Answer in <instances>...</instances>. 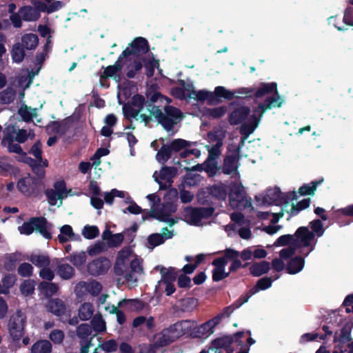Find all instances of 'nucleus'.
Masks as SVG:
<instances>
[{
  "label": "nucleus",
  "mask_w": 353,
  "mask_h": 353,
  "mask_svg": "<svg viewBox=\"0 0 353 353\" xmlns=\"http://www.w3.org/2000/svg\"><path fill=\"white\" fill-rule=\"evenodd\" d=\"M51 343L46 340H41L35 343L31 349V353H50Z\"/></svg>",
  "instance_id": "nucleus-38"
},
{
  "label": "nucleus",
  "mask_w": 353,
  "mask_h": 353,
  "mask_svg": "<svg viewBox=\"0 0 353 353\" xmlns=\"http://www.w3.org/2000/svg\"><path fill=\"white\" fill-rule=\"evenodd\" d=\"M74 273L73 268L68 264H62L59 267L58 274L63 279H71Z\"/></svg>",
  "instance_id": "nucleus-51"
},
{
  "label": "nucleus",
  "mask_w": 353,
  "mask_h": 353,
  "mask_svg": "<svg viewBox=\"0 0 353 353\" xmlns=\"http://www.w3.org/2000/svg\"><path fill=\"white\" fill-rule=\"evenodd\" d=\"M93 312V305L89 303H84L79 309V316L82 321H86L92 317Z\"/></svg>",
  "instance_id": "nucleus-43"
},
{
  "label": "nucleus",
  "mask_w": 353,
  "mask_h": 353,
  "mask_svg": "<svg viewBox=\"0 0 353 353\" xmlns=\"http://www.w3.org/2000/svg\"><path fill=\"white\" fill-rule=\"evenodd\" d=\"M275 246H285L294 248V236L291 234H285L279 237L274 242Z\"/></svg>",
  "instance_id": "nucleus-48"
},
{
  "label": "nucleus",
  "mask_w": 353,
  "mask_h": 353,
  "mask_svg": "<svg viewBox=\"0 0 353 353\" xmlns=\"http://www.w3.org/2000/svg\"><path fill=\"white\" fill-rule=\"evenodd\" d=\"M294 201L289 200L286 202V205L281 208V210L278 212H272L276 214L277 217L275 221L283 217L284 212L290 214L291 216L296 214L299 211L307 208L310 205V199H305L298 203L296 205L293 203Z\"/></svg>",
  "instance_id": "nucleus-22"
},
{
  "label": "nucleus",
  "mask_w": 353,
  "mask_h": 353,
  "mask_svg": "<svg viewBox=\"0 0 353 353\" xmlns=\"http://www.w3.org/2000/svg\"><path fill=\"white\" fill-rule=\"evenodd\" d=\"M171 155V150L168 145H163L161 150L157 152L156 159L159 163H165Z\"/></svg>",
  "instance_id": "nucleus-54"
},
{
  "label": "nucleus",
  "mask_w": 353,
  "mask_h": 353,
  "mask_svg": "<svg viewBox=\"0 0 353 353\" xmlns=\"http://www.w3.org/2000/svg\"><path fill=\"white\" fill-rule=\"evenodd\" d=\"M229 203L233 209H245L252 208L251 199L245 194L241 184H234L229 194Z\"/></svg>",
  "instance_id": "nucleus-10"
},
{
  "label": "nucleus",
  "mask_w": 353,
  "mask_h": 353,
  "mask_svg": "<svg viewBox=\"0 0 353 353\" xmlns=\"http://www.w3.org/2000/svg\"><path fill=\"white\" fill-rule=\"evenodd\" d=\"M272 212H276L274 210L257 212V216L262 219H267L269 218L270 215L272 216V219H271L272 225L266 226L263 229V230L269 234H274L278 232L282 228V226L280 225H274V223H276L278 221V220L275 221V219L277 217V215L274 214Z\"/></svg>",
  "instance_id": "nucleus-27"
},
{
  "label": "nucleus",
  "mask_w": 353,
  "mask_h": 353,
  "mask_svg": "<svg viewBox=\"0 0 353 353\" xmlns=\"http://www.w3.org/2000/svg\"><path fill=\"white\" fill-rule=\"evenodd\" d=\"M243 333H237L235 336L236 340L234 342H231V340L228 337L221 338L214 340L209 349L208 352H201L200 353H232L233 350L230 346H234L236 344L239 345V339L243 336Z\"/></svg>",
  "instance_id": "nucleus-17"
},
{
  "label": "nucleus",
  "mask_w": 353,
  "mask_h": 353,
  "mask_svg": "<svg viewBox=\"0 0 353 353\" xmlns=\"http://www.w3.org/2000/svg\"><path fill=\"white\" fill-rule=\"evenodd\" d=\"M123 58L124 57L121 54L117 61L113 65L107 67L104 70V75L108 77H113L114 79H119V76H117V74L121 70L120 62Z\"/></svg>",
  "instance_id": "nucleus-41"
},
{
  "label": "nucleus",
  "mask_w": 353,
  "mask_h": 353,
  "mask_svg": "<svg viewBox=\"0 0 353 353\" xmlns=\"http://www.w3.org/2000/svg\"><path fill=\"white\" fill-rule=\"evenodd\" d=\"M92 329L91 327L86 323L80 325L77 330V336L83 339L88 340L87 338L91 334Z\"/></svg>",
  "instance_id": "nucleus-57"
},
{
  "label": "nucleus",
  "mask_w": 353,
  "mask_h": 353,
  "mask_svg": "<svg viewBox=\"0 0 353 353\" xmlns=\"http://www.w3.org/2000/svg\"><path fill=\"white\" fill-rule=\"evenodd\" d=\"M177 174V170L174 168L164 167L159 172H154L153 178L161 189H165L171 186L172 179Z\"/></svg>",
  "instance_id": "nucleus-20"
},
{
  "label": "nucleus",
  "mask_w": 353,
  "mask_h": 353,
  "mask_svg": "<svg viewBox=\"0 0 353 353\" xmlns=\"http://www.w3.org/2000/svg\"><path fill=\"white\" fill-rule=\"evenodd\" d=\"M14 136L5 132V135L2 139L1 143L6 147L9 152H14L19 154L17 157V161L28 163L30 159L23 152L21 147L14 142Z\"/></svg>",
  "instance_id": "nucleus-21"
},
{
  "label": "nucleus",
  "mask_w": 353,
  "mask_h": 353,
  "mask_svg": "<svg viewBox=\"0 0 353 353\" xmlns=\"http://www.w3.org/2000/svg\"><path fill=\"white\" fill-rule=\"evenodd\" d=\"M294 236V248L288 247L282 249L279 252V256L282 259H286L292 256L296 250H299V252L305 256L314 250L317 240L314 238V232H310L308 227L299 228Z\"/></svg>",
  "instance_id": "nucleus-3"
},
{
  "label": "nucleus",
  "mask_w": 353,
  "mask_h": 353,
  "mask_svg": "<svg viewBox=\"0 0 353 353\" xmlns=\"http://www.w3.org/2000/svg\"><path fill=\"white\" fill-rule=\"evenodd\" d=\"M30 260L34 265L41 268L50 264L49 258L46 255L32 254Z\"/></svg>",
  "instance_id": "nucleus-49"
},
{
  "label": "nucleus",
  "mask_w": 353,
  "mask_h": 353,
  "mask_svg": "<svg viewBox=\"0 0 353 353\" xmlns=\"http://www.w3.org/2000/svg\"><path fill=\"white\" fill-rule=\"evenodd\" d=\"M70 261L75 266L81 267L85 263L86 254L84 252L74 253L70 256Z\"/></svg>",
  "instance_id": "nucleus-55"
},
{
  "label": "nucleus",
  "mask_w": 353,
  "mask_h": 353,
  "mask_svg": "<svg viewBox=\"0 0 353 353\" xmlns=\"http://www.w3.org/2000/svg\"><path fill=\"white\" fill-rule=\"evenodd\" d=\"M19 174V170L14 166L11 161L6 158L0 159V175L8 176L14 175L16 176Z\"/></svg>",
  "instance_id": "nucleus-33"
},
{
  "label": "nucleus",
  "mask_w": 353,
  "mask_h": 353,
  "mask_svg": "<svg viewBox=\"0 0 353 353\" xmlns=\"http://www.w3.org/2000/svg\"><path fill=\"white\" fill-rule=\"evenodd\" d=\"M233 311L234 308L232 306L225 307L213 319L196 327L192 334L194 337L208 338L214 332V327L221 323L222 319L229 317Z\"/></svg>",
  "instance_id": "nucleus-7"
},
{
  "label": "nucleus",
  "mask_w": 353,
  "mask_h": 353,
  "mask_svg": "<svg viewBox=\"0 0 353 353\" xmlns=\"http://www.w3.org/2000/svg\"><path fill=\"white\" fill-rule=\"evenodd\" d=\"M137 254L129 247L123 248L117 254L114 263V271L117 275H121L128 270V265L132 261V258Z\"/></svg>",
  "instance_id": "nucleus-15"
},
{
  "label": "nucleus",
  "mask_w": 353,
  "mask_h": 353,
  "mask_svg": "<svg viewBox=\"0 0 353 353\" xmlns=\"http://www.w3.org/2000/svg\"><path fill=\"white\" fill-rule=\"evenodd\" d=\"M25 56V52L20 43H16L13 46L12 50V58L16 63H20L23 61Z\"/></svg>",
  "instance_id": "nucleus-52"
},
{
  "label": "nucleus",
  "mask_w": 353,
  "mask_h": 353,
  "mask_svg": "<svg viewBox=\"0 0 353 353\" xmlns=\"http://www.w3.org/2000/svg\"><path fill=\"white\" fill-rule=\"evenodd\" d=\"M19 12L23 20L28 21H35L40 17L39 11L30 6L21 8Z\"/></svg>",
  "instance_id": "nucleus-36"
},
{
  "label": "nucleus",
  "mask_w": 353,
  "mask_h": 353,
  "mask_svg": "<svg viewBox=\"0 0 353 353\" xmlns=\"http://www.w3.org/2000/svg\"><path fill=\"white\" fill-rule=\"evenodd\" d=\"M37 186V180L27 176L19 181L17 188L19 190L26 196L31 195Z\"/></svg>",
  "instance_id": "nucleus-26"
},
{
  "label": "nucleus",
  "mask_w": 353,
  "mask_h": 353,
  "mask_svg": "<svg viewBox=\"0 0 353 353\" xmlns=\"http://www.w3.org/2000/svg\"><path fill=\"white\" fill-rule=\"evenodd\" d=\"M21 293L25 296L32 294L34 290V282L32 280L25 281L20 287Z\"/></svg>",
  "instance_id": "nucleus-59"
},
{
  "label": "nucleus",
  "mask_w": 353,
  "mask_h": 353,
  "mask_svg": "<svg viewBox=\"0 0 353 353\" xmlns=\"http://www.w3.org/2000/svg\"><path fill=\"white\" fill-rule=\"evenodd\" d=\"M350 333L346 330H343L341 331L339 343L334 347L332 353H345L346 352H347L346 349L344 350L343 344L345 343V342L350 341Z\"/></svg>",
  "instance_id": "nucleus-44"
},
{
  "label": "nucleus",
  "mask_w": 353,
  "mask_h": 353,
  "mask_svg": "<svg viewBox=\"0 0 353 353\" xmlns=\"http://www.w3.org/2000/svg\"><path fill=\"white\" fill-rule=\"evenodd\" d=\"M88 293L92 296L98 295L101 290V285L96 281H87Z\"/></svg>",
  "instance_id": "nucleus-62"
},
{
  "label": "nucleus",
  "mask_w": 353,
  "mask_h": 353,
  "mask_svg": "<svg viewBox=\"0 0 353 353\" xmlns=\"http://www.w3.org/2000/svg\"><path fill=\"white\" fill-rule=\"evenodd\" d=\"M15 91L10 88L0 92V103L8 104L14 101L15 98Z\"/></svg>",
  "instance_id": "nucleus-50"
},
{
  "label": "nucleus",
  "mask_w": 353,
  "mask_h": 353,
  "mask_svg": "<svg viewBox=\"0 0 353 353\" xmlns=\"http://www.w3.org/2000/svg\"><path fill=\"white\" fill-rule=\"evenodd\" d=\"M106 250V246L103 242H97L88 249V252L90 256L97 255Z\"/></svg>",
  "instance_id": "nucleus-61"
},
{
  "label": "nucleus",
  "mask_w": 353,
  "mask_h": 353,
  "mask_svg": "<svg viewBox=\"0 0 353 353\" xmlns=\"http://www.w3.org/2000/svg\"><path fill=\"white\" fill-rule=\"evenodd\" d=\"M189 97L201 101H207L210 104L214 103V93L206 90H196L192 89L189 93Z\"/></svg>",
  "instance_id": "nucleus-31"
},
{
  "label": "nucleus",
  "mask_w": 353,
  "mask_h": 353,
  "mask_svg": "<svg viewBox=\"0 0 353 353\" xmlns=\"http://www.w3.org/2000/svg\"><path fill=\"white\" fill-rule=\"evenodd\" d=\"M226 264L227 261L225 259H216L213 261V265L215 266L213 270L214 281H219L228 276L229 273L225 270Z\"/></svg>",
  "instance_id": "nucleus-28"
},
{
  "label": "nucleus",
  "mask_w": 353,
  "mask_h": 353,
  "mask_svg": "<svg viewBox=\"0 0 353 353\" xmlns=\"http://www.w3.org/2000/svg\"><path fill=\"white\" fill-rule=\"evenodd\" d=\"M50 227L46 219L43 217H34L28 221L24 222L18 230L21 234L30 235L34 230L39 232L44 238L50 239Z\"/></svg>",
  "instance_id": "nucleus-8"
},
{
  "label": "nucleus",
  "mask_w": 353,
  "mask_h": 353,
  "mask_svg": "<svg viewBox=\"0 0 353 353\" xmlns=\"http://www.w3.org/2000/svg\"><path fill=\"white\" fill-rule=\"evenodd\" d=\"M226 136V130L223 128H215L212 131L208 133L209 145L205 148L209 152L208 160L214 161L219 157L221 154V148Z\"/></svg>",
  "instance_id": "nucleus-5"
},
{
  "label": "nucleus",
  "mask_w": 353,
  "mask_h": 353,
  "mask_svg": "<svg viewBox=\"0 0 353 353\" xmlns=\"http://www.w3.org/2000/svg\"><path fill=\"white\" fill-rule=\"evenodd\" d=\"M305 260L301 256H294L290 259L286 265V270L290 274L300 272L304 268Z\"/></svg>",
  "instance_id": "nucleus-30"
},
{
  "label": "nucleus",
  "mask_w": 353,
  "mask_h": 353,
  "mask_svg": "<svg viewBox=\"0 0 353 353\" xmlns=\"http://www.w3.org/2000/svg\"><path fill=\"white\" fill-rule=\"evenodd\" d=\"M145 99L143 96L135 95L132 97L130 104H125L123 107L124 115L128 118H134L136 120H140L141 122L147 123L153 117L157 119L163 127L167 130L170 131L174 124L180 121L182 114L176 108L172 106H166L165 108V114L157 106H152L148 110L150 115L143 113L144 110Z\"/></svg>",
  "instance_id": "nucleus-2"
},
{
  "label": "nucleus",
  "mask_w": 353,
  "mask_h": 353,
  "mask_svg": "<svg viewBox=\"0 0 353 353\" xmlns=\"http://www.w3.org/2000/svg\"><path fill=\"white\" fill-rule=\"evenodd\" d=\"M110 265V261L108 259L101 257L90 263L88 270L91 274L97 276L107 272Z\"/></svg>",
  "instance_id": "nucleus-23"
},
{
  "label": "nucleus",
  "mask_w": 353,
  "mask_h": 353,
  "mask_svg": "<svg viewBox=\"0 0 353 353\" xmlns=\"http://www.w3.org/2000/svg\"><path fill=\"white\" fill-rule=\"evenodd\" d=\"M60 242L64 243L70 240L75 239V234L72 228L69 225H65L60 228V234L58 236Z\"/></svg>",
  "instance_id": "nucleus-40"
},
{
  "label": "nucleus",
  "mask_w": 353,
  "mask_h": 353,
  "mask_svg": "<svg viewBox=\"0 0 353 353\" xmlns=\"http://www.w3.org/2000/svg\"><path fill=\"white\" fill-rule=\"evenodd\" d=\"M141 59L144 62L146 75L149 77H152L154 74L155 68H159V61L155 59L150 53L145 54L144 57L141 58Z\"/></svg>",
  "instance_id": "nucleus-34"
},
{
  "label": "nucleus",
  "mask_w": 353,
  "mask_h": 353,
  "mask_svg": "<svg viewBox=\"0 0 353 353\" xmlns=\"http://www.w3.org/2000/svg\"><path fill=\"white\" fill-rule=\"evenodd\" d=\"M6 132L11 135H13L14 140L20 143H23L28 139H33V137H34V134L32 130H29L28 132L26 130L23 129H19L16 130L13 126L8 127L6 129Z\"/></svg>",
  "instance_id": "nucleus-29"
},
{
  "label": "nucleus",
  "mask_w": 353,
  "mask_h": 353,
  "mask_svg": "<svg viewBox=\"0 0 353 353\" xmlns=\"http://www.w3.org/2000/svg\"><path fill=\"white\" fill-rule=\"evenodd\" d=\"M214 212L211 208H191L187 207L181 213V219L188 224L201 226L205 223V221L210 217Z\"/></svg>",
  "instance_id": "nucleus-6"
},
{
  "label": "nucleus",
  "mask_w": 353,
  "mask_h": 353,
  "mask_svg": "<svg viewBox=\"0 0 353 353\" xmlns=\"http://www.w3.org/2000/svg\"><path fill=\"white\" fill-rule=\"evenodd\" d=\"M130 60H133V63L128 66V71L127 76L129 78H133L137 72H139L143 67L140 61L141 57H130Z\"/></svg>",
  "instance_id": "nucleus-46"
},
{
  "label": "nucleus",
  "mask_w": 353,
  "mask_h": 353,
  "mask_svg": "<svg viewBox=\"0 0 353 353\" xmlns=\"http://www.w3.org/2000/svg\"><path fill=\"white\" fill-rule=\"evenodd\" d=\"M176 210V205L171 202L162 205L159 209H153L150 212V216L159 220L160 221L165 222L170 226H172L177 223L178 219L170 218L172 214L174 213Z\"/></svg>",
  "instance_id": "nucleus-16"
},
{
  "label": "nucleus",
  "mask_w": 353,
  "mask_h": 353,
  "mask_svg": "<svg viewBox=\"0 0 353 353\" xmlns=\"http://www.w3.org/2000/svg\"><path fill=\"white\" fill-rule=\"evenodd\" d=\"M45 305L48 311L58 316L64 313L65 310L63 301L57 298L49 299Z\"/></svg>",
  "instance_id": "nucleus-32"
},
{
  "label": "nucleus",
  "mask_w": 353,
  "mask_h": 353,
  "mask_svg": "<svg viewBox=\"0 0 353 353\" xmlns=\"http://www.w3.org/2000/svg\"><path fill=\"white\" fill-rule=\"evenodd\" d=\"M148 50V41L143 37L135 39L121 54L123 57H141Z\"/></svg>",
  "instance_id": "nucleus-19"
},
{
  "label": "nucleus",
  "mask_w": 353,
  "mask_h": 353,
  "mask_svg": "<svg viewBox=\"0 0 353 353\" xmlns=\"http://www.w3.org/2000/svg\"><path fill=\"white\" fill-rule=\"evenodd\" d=\"M270 269V263L265 261L259 263H255L250 268L251 274L254 276H261L262 274L267 273Z\"/></svg>",
  "instance_id": "nucleus-35"
},
{
  "label": "nucleus",
  "mask_w": 353,
  "mask_h": 353,
  "mask_svg": "<svg viewBox=\"0 0 353 353\" xmlns=\"http://www.w3.org/2000/svg\"><path fill=\"white\" fill-rule=\"evenodd\" d=\"M39 289L46 296H52L58 291V286L53 283L41 282L39 284Z\"/></svg>",
  "instance_id": "nucleus-42"
},
{
  "label": "nucleus",
  "mask_w": 353,
  "mask_h": 353,
  "mask_svg": "<svg viewBox=\"0 0 353 353\" xmlns=\"http://www.w3.org/2000/svg\"><path fill=\"white\" fill-rule=\"evenodd\" d=\"M214 94V102L216 98H224L225 99H232L236 94H251L252 90L248 88H243L239 89L237 91H230L226 89L223 86H217L215 88L214 92H212Z\"/></svg>",
  "instance_id": "nucleus-25"
},
{
  "label": "nucleus",
  "mask_w": 353,
  "mask_h": 353,
  "mask_svg": "<svg viewBox=\"0 0 353 353\" xmlns=\"http://www.w3.org/2000/svg\"><path fill=\"white\" fill-rule=\"evenodd\" d=\"M309 226L311 229L310 232H314V237H321L323 235L324 229L321 221L319 219L312 221L309 223Z\"/></svg>",
  "instance_id": "nucleus-53"
},
{
  "label": "nucleus",
  "mask_w": 353,
  "mask_h": 353,
  "mask_svg": "<svg viewBox=\"0 0 353 353\" xmlns=\"http://www.w3.org/2000/svg\"><path fill=\"white\" fill-rule=\"evenodd\" d=\"M174 236L172 230L163 228L161 233H155L148 238V247L153 249L154 247L163 244L165 240L172 239Z\"/></svg>",
  "instance_id": "nucleus-24"
},
{
  "label": "nucleus",
  "mask_w": 353,
  "mask_h": 353,
  "mask_svg": "<svg viewBox=\"0 0 353 353\" xmlns=\"http://www.w3.org/2000/svg\"><path fill=\"white\" fill-rule=\"evenodd\" d=\"M19 114L23 120L28 122L33 120L34 118L37 117V109L32 108L27 105H22L19 110Z\"/></svg>",
  "instance_id": "nucleus-37"
},
{
  "label": "nucleus",
  "mask_w": 353,
  "mask_h": 353,
  "mask_svg": "<svg viewBox=\"0 0 353 353\" xmlns=\"http://www.w3.org/2000/svg\"><path fill=\"white\" fill-rule=\"evenodd\" d=\"M210 192L219 199H225L228 194V188L223 183L216 184L211 188Z\"/></svg>",
  "instance_id": "nucleus-45"
},
{
  "label": "nucleus",
  "mask_w": 353,
  "mask_h": 353,
  "mask_svg": "<svg viewBox=\"0 0 353 353\" xmlns=\"http://www.w3.org/2000/svg\"><path fill=\"white\" fill-rule=\"evenodd\" d=\"M98 348H101L106 352H112L117 349V343L114 340L111 339L99 345Z\"/></svg>",
  "instance_id": "nucleus-63"
},
{
  "label": "nucleus",
  "mask_w": 353,
  "mask_h": 353,
  "mask_svg": "<svg viewBox=\"0 0 353 353\" xmlns=\"http://www.w3.org/2000/svg\"><path fill=\"white\" fill-rule=\"evenodd\" d=\"M155 270H159L161 274V279L158 282L156 289L159 291L164 290L168 296L171 295L175 291L173 283L176 279V274L174 269L158 265Z\"/></svg>",
  "instance_id": "nucleus-13"
},
{
  "label": "nucleus",
  "mask_w": 353,
  "mask_h": 353,
  "mask_svg": "<svg viewBox=\"0 0 353 353\" xmlns=\"http://www.w3.org/2000/svg\"><path fill=\"white\" fill-rule=\"evenodd\" d=\"M46 196L50 205H61L62 199L68 196L65 183L62 181L56 182L53 188L46 191Z\"/></svg>",
  "instance_id": "nucleus-18"
},
{
  "label": "nucleus",
  "mask_w": 353,
  "mask_h": 353,
  "mask_svg": "<svg viewBox=\"0 0 353 353\" xmlns=\"http://www.w3.org/2000/svg\"><path fill=\"white\" fill-rule=\"evenodd\" d=\"M272 285V280L270 278L264 277L259 279L255 286L254 292L259 290H264L269 288Z\"/></svg>",
  "instance_id": "nucleus-64"
},
{
  "label": "nucleus",
  "mask_w": 353,
  "mask_h": 353,
  "mask_svg": "<svg viewBox=\"0 0 353 353\" xmlns=\"http://www.w3.org/2000/svg\"><path fill=\"white\" fill-rule=\"evenodd\" d=\"M191 327L190 321L177 322L157 334L155 336L156 343L160 346L167 345L188 332Z\"/></svg>",
  "instance_id": "nucleus-4"
},
{
  "label": "nucleus",
  "mask_w": 353,
  "mask_h": 353,
  "mask_svg": "<svg viewBox=\"0 0 353 353\" xmlns=\"http://www.w3.org/2000/svg\"><path fill=\"white\" fill-rule=\"evenodd\" d=\"M99 231L98 228L94 225L85 226L82 231L83 236L88 239H92L97 237L99 235Z\"/></svg>",
  "instance_id": "nucleus-56"
},
{
  "label": "nucleus",
  "mask_w": 353,
  "mask_h": 353,
  "mask_svg": "<svg viewBox=\"0 0 353 353\" xmlns=\"http://www.w3.org/2000/svg\"><path fill=\"white\" fill-rule=\"evenodd\" d=\"M91 323L96 332H101L105 330V323L101 316H95L92 319Z\"/></svg>",
  "instance_id": "nucleus-58"
},
{
  "label": "nucleus",
  "mask_w": 353,
  "mask_h": 353,
  "mask_svg": "<svg viewBox=\"0 0 353 353\" xmlns=\"http://www.w3.org/2000/svg\"><path fill=\"white\" fill-rule=\"evenodd\" d=\"M227 112L225 106H219L213 108H208L205 110V114L212 119H217L223 117Z\"/></svg>",
  "instance_id": "nucleus-47"
},
{
  "label": "nucleus",
  "mask_w": 353,
  "mask_h": 353,
  "mask_svg": "<svg viewBox=\"0 0 353 353\" xmlns=\"http://www.w3.org/2000/svg\"><path fill=\"white\" fill-rule=\"evenodd\" d=\"M25 323L26 316L21 311L17 312L10 317L8 330L10 335L14 341L17 342L22 337Z\"/></svg>",
  "instance_id": "nucleus-14"
},
{
  "label": "nucleus",
  "mask_w": 353,
  "mask_h": 353,
  "mask_svg": "<svg viewBox=\"0 0 353 353\" xmlns=\"http://www.w3.org/2000/svg\"><path fill=\"white\" fill-rule=\"evenodd\" d=\"M296 199L297 193L296 192L284 194L279 188L274 187L267 190L265 195L263 197V204L265 205L274 203L276 205L285 206L287 201H294Z\"/></svg>",
  "instance_id": "nucleus-11"
},
{
  "label": "nucleus",
  "mask_w": 353,
  "mask_h": 353,
  "mask_svg": "<svg viewBox=\"0 0 353 353\" xmlns=\"http://www.w3.org/2000/svg\"><path fill=\"white\" fill-rule=\"evenodd\" d=\"M321 182H312L311 184H307L301 186L299 190V193L301 195L305 194H314L316 190V186Z\"/></svg>",
  "instance_id": "nucleus-60"
},
{
  "label": "nucleus",
  "mask_w": 353,
  "mask_h": 353,
  "mask_svg": "<svg viewBox=\"0 0 353 353\" xmlns=\"http://www.w3.org/2000/svg\"><path fill=\"white\" fill-rule=\"evenodd\" d=\"M21 42L27 50H33L37 46L39 39L36 34L30 33L22 37Z\"/></svg>",
  "instance_id": "nucleus-39"
},
{
  "label": "nucleus",
  "mask_w": 353,
  "mask_h": 353,
  "mask_svg": "<svg viewBox=\"0 0 353 353\" xmlns=\"http://www.w3.org/2000/svg\"><path fill=\"white\" fill-rule=\"evenodd\" d=\"M132 260L128 270L121 276L128 285L134 286L137 285L139 278L144 274L143 260L137 254Z\"/></svg>",
  "instance_id": "nucleus-12"
},
{
  "label": "nucleus",
  "mask_w": 353,
  "mask_h": 353,
  "mask_svg": "<svg viewBox=\"0 0 353 353\" xmlns=\"http://www.w3.org/2000/svg\"><path fill=\"white\" fill-rule=\"evenodd\" d=\"M245 139V138L239 139V137H236L234 138L235 145H229L228 150L230 152H232V154H228L225 159L223 167V170L225 174H232L234 173L236 175H239L236 171L239 167L238 161L240 145L243 144Z\"/></svg>",
  "instance_id": "nucleus-9"
},
{
  "label": "nucleus",
  "mask_w": 353,
  "mask_h": 353,
  "mask_svg": "<svg viewBox=\"0 0 353 353\" xmlns=\"http://www.w3.org/2000/svg\"><path fill=\"white\" fill-rule=\"evenodd\" d=\"M256 98L266 97L264 103H259L258 108L250 110L246 106H239L234 110L230 115V123L232 125L243 123L242 130L244 134H250L257 128L263 113L272 108H280L283 103V98L279 95L275 83H262L255 92Z\"/></svg>",
  "instance_id": "nucleus-1"
}]
</instances>
